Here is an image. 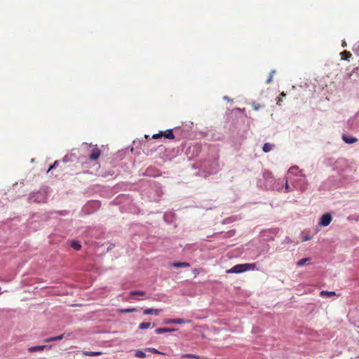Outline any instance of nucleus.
<instances>
[{
    "mask_svg": "<svg viewBox=\"0 0 359 359\" xmlns=\"http://www.w3.org/2000/svg\"><path fill=\"white\" fill-rule=\"evenodd\" d=\"M263 184L266 189L269 190H280L283 186V182L277 181L274 179L272 173L268 170L263 172Z\"/></svg>",
    "mask_w": 359,
    "mask_h": 359,
    "instance_id": "nucleus-1",
    "label": "nucleus"
},
{
    "mask_svg": "<svg viewBox=\"0 0 359 359\" xmlns=\"http://www.w3.org/2000/svg\"><path fill=\"white\" fill-rule=\"evenodd\" d=\"M48 187H43L40 189L39 191L32 192L29 194L28 201L29 203H46L47 202V193Z\"/></svg>",
    "mask_w": 359,
    "mask_h": 359,
    "instance_id": "nucleus-2",
    "label": "nucleus"
},
{
    "mask_svg": "<svg viewBox=\"0 0 359 359\" xmlns=\"http://www.w3.org/2000/svg\"><path fill=\"white\" fill-rule=\"evenodd\" d=\"M255 267V263L239 264L231 267L227 272L232 273H240L247 271L254 270Z\"/></svg>",
    "mask_w": 359,
    "mask_h": 359,
    "instance_id": "nucleus-3",
    "label": "nucleus"
},
{
    "mask_svg": "<svg viewBox=\"0 0 359 359\" xmlns=\"http://www.w3.org/2000/svg\"><path fill=\"white\" fill-rule=\"evenodd\" d=\"M332 220V216L331 213L327 212L323 214L318 222V225L321 226H327Z\"/></svg>",
    "mask_w": 359,
    "mask_h": 359,
    "instance_id": "nucleus-4",
    "label": "nucleus"
},
{
    "mask_svg": "<svg viewBox=\"0 0 359 359\" xmlns=\"http://www.w3.org/2000/svg\"><path fill=\"white\" fill-rule=\"evenodd\" d=\"M189 320H184L183 318H170V319H165L163 320V324H183L186 323H190Z\"/></svg>",
    "mask_w": 359,
    "mask_h": 359,
    "instance_id": "nucleus-5",
    "label": "nucleus"
},
{
    "mask_svg": "<svg viewBox=\"0 0 359 359\" xmlns=\"http://www.w3.org/2000/svg\"><path fill=\"white\" fill-rule=\"evenodd\" d=\"M175 137H177L178 140H180L182 138H187V136L189 135V131L184 130V129H182L181 128H175Z\"/></svg>",
    "mask_w": 359,
    "mask_h": 359,
    "instance_id": "nucleus-6",
    "label": "nucleus"
},
{
    "mask_svg": "<svg viewBox=\"0 0 359 359\" xmlns=\"http://www.w3.org/2000/svg\"><path fill=\"white\" fill-rule=\"evenodd\" d=\"M100 156V150L99 148H97V147H95L90 155H89V159L91 160V161H95L97 160Z\"/></svg>",
    "mask_w": 359,
    "mask_h": 359,
    "instance_id": "nucleus-7",
    "label": "nucleus"
},
{
    "mask_svg": "<svg viewBox=\"0 0 359 359\" xmlns=\"http://www.w3.org/2000/svg\"><path fill=\"white\" fill-rule=\"evenodd\" d=\"M158 170L154 167H149L144 172V175L149 177H156L158 175Z\"/></svg>",
    "mask_w": 359,
    "mask_h": 359,
    "instance_id": "nucleus-8",
    "label": "nucleus"
},
{
    "mask_svg": "<svg viewBox=\"0 0 359 359\" xmlns=\"http://www.w3.org/2000/svg\"><path fill=\"white\" fill-rule=\"evenodd\" d=\"M177 329L171 328V327H159L155 330V332L158 334L166 333V332H172L176 331Z\"/></svg>",
    "mask_w": 359,
    "mask_h": 359,
    "instance_id": "nucleus-9",
    "label": "nucleus"
},
{
    "mask_svg": "<svg viewBox=\"0 0 359 359\" xmlns=\"http://www.w3.org/2000/svg\"><path fill=\"white\" fill-rule=\"evenodd\" d=\"M175 214L172 212H167L163 215L165 222L168 224H171L174 221Z\"/></svg>",
    "mask_w": 359,
    "mask_h": 359,
    "instance_id": "nucleus-10",
    "label": "nucleus"
},
{
    "mask_svg": "<svg viewBox=\"0 0 359 359\" xmlns=\"http://www.w3.org/2000/svg\"><path fill=\"white\" fill-rule=\"evenodd\" d=\"M342 140L346 144H351L357 142V139L351 135H343Z\"/></svg>",
    "mask_w": 359,
    "mask_h": 359,
    "instance_id": "nucleus-11",
    "label": "nucleus"
},
{
    "mask_svg": "<svg viewBox=\"0 0 359 359\" xmlns=\"http://www.w3.org/2000/svg\"><path fill=\"white\" fill-rule=\"evenodd\" d=\"M161 311H162L161 309H145L143 310V313L144 315L158 316Z\"/></svg>",
    "mask_w": 359,
    "mask_h": 359,
    "instance_id": "nucleus-12",
    "label": "nucleus"
},
{
    "mask_svg": "<svg viewBox=\"0 0 359 359\" xmlns=\"http://www.w3.org/2000/svg\"><path fill=\"white\" fill-rule=\"evenodd\" d=\"M77 159L76 156L74 154H67L62 158L63 163L73 162Z\"/></svg>",
    "mask_w": 359,
    "mask_h": 359,
    "instance_id": "nucleus-13",
    "label": "nucleus"
},
{
    "mask_svg": "<svg viewBox=\"0 0 359 359\" xmlns=\"http://www.w3.org/2000/svg\"><path fill=\"white\" fill-rule=\"evenodd\" d=\"M163 136L165 138L172 140L175 138V133H173L172 129H168L163 133Z\"/></svg>",
    "mask_w": 359,
    "mask_h": 359,
    "instance_id": "nucleus-14",
    "label": "nucleus"
},
{
    "mask_svg": "<svg viewBox=\"0 0 359 359\" xmlns=\"http://www.w3.org/2000/svg\"><path fill=\"white\" fill-rule=\"evenodd\" d=\"M46 348H47V346H45V345L32 346L28 348V351L30 353H34V352H36V351H43Z\"/></svg>",
    "mask_w": 359,
    "mask_h": 359,
    "instance_id": "nucleus-15",
    "label": "nucleus"
},
{
    "mask_svg": "<svg viewBox=\"0 0 359 359\" xmlns=\"http://www.w3.org/2000/svg\"><path fill=\"white\" fill-rule=\"evenodd\" d=\"M172 266L175 268L189 267L190 264L188 262H176L172 264Z\"/></svg>",
    "mask_w": 359,
    "mask_h": 359,
    "instance_id": "nucleus-16",
    "label": "nucleus"
},
{
    "mask_svg": "<svg viewBox=\"0 0 359 359\" xmlns=\"http://www.w3.org/2000/svg\"><path fill=\"white\" fill-rule=\"evenodd\" d=\"M274 147V145L271 143H265L262 147V150L264 152L267 153L272 150V149Z\"/></svg>",
    "mask_w": 359,
    "mask_h": 359,
    "instance_id": "nucleus-17",
    "label": "nucleus"
},
{
    "mask_svg": "<svg viewBox=\"0 0 359 359\" xmlns=\"http://www.w3.org/2000/svg\"><path fill=\"white\" fill-rule=\"evenodd\" d=\"M289 172L292 173V174H294L296 175H301V176H304L303 174H302V171L301 170H298V167L297 166H293V167H291L290 169H289Z\"/></svg>",
    "mask_w": 359,
    "mask_h": 359,
    "instance_id": "nucleus-18",
    "label": "nucleus"
},
{
    "mask_svg": "<svg viewBox=\"0 0 359 359\" xmlns=\"http://www.w3.org/2000/svg\"><path fill=\"white\" fill-rule=\"evenodd\" d=\"M63 337H64V334H62L56 336V337L47 338L44 340V341L45 342H51V341H54L61 340L63 339Z\"/></svg>",
    "mask_w": 359,
    "mask_h": 359,
    "instance_id": "nucleus-19",
    "label": "nucleus"
},
{
    "mask_svg": "<svg viewBox=\"0 0 359 359\" xmlns=\"http://www.w3.org/2000/svg\"><path fill=\"white\" fill-rule=\"evenodd\" d=\"M71 247L74 250H79L81 248V245L78 241L73 240L71 241Z\"/></svg>",
    "mask_w": 359,
    "mask_h": 359,
    "instance_id": "nucleus-20",
    "label": "nucleus"
},
{
    "mask_svg": "<svg viewBox=\"0 0 359 359\" xmlns=\"http://www.w3.org/2000/svg\"><path fill=\"white\" fill-rule=\"evenodd\" d=\"M311 258L310 257H306V258H303L300 260H299L297 262V266H304V264H306L307 262H310L311 261Z\"/></svg>",
    "mask_w": 359,
    "mask_h": 359,
    "instance_id": "nucleus-21",
    "label": "nucleus"
},
{
    "mask_svg": "<svg viewBox=\"0 0 359 359\" xmlns=\"http://www.w3.org/2000/svg\"><path fill=\"white\" fill-rule=\"evenodd\" d=\"M138 309L136 308H130V309H121L118 310L119 313H133L137 311Z\"/></svg>",
    "mask_w": 359,
    "mask_h": 359,
    "instance_id": "nucleus-22",
    "label": "nucleus"
},
{
    "mask_svg": "<svg viewBox=\"0 0 359 359\" xmlns=\"http://www.w3.org/2000/svg\"><path fill=\"white\" fill-rule=\"evenodd\" d=\"M83 354L86 356H97L102 354L99 351H83Z\"/></svg>",
    "mask_w": 359,
    "mask_h": 359,
    "instance_id": "nucleus-23",
    "label": "nucleus"
},
{
    "mask_svg": "<svg viewBox=\"0 0 359 359\" xmlns=\"http://www.w3.org/2000/svg\"><path fill=\"white\" fill-rule=\"evenodd\" d=\"M335 294V292H329L325 290H323L320 292V296L322 297L326 296L327 297H331L332 296H334Z\"/></svg>",
    "mask_w": 359,
    "mask_h": 359,
    "instance_id": "nucleus-24",
    "label": "nucleus"
},
{
    "mask_svg": "<svg viewBox=\"0 0 359 359\" xmlns=\"http://www.w3.org/2000/svg\"><path fill=\"white\" fill-rule=\"evenodd\" d=\"M145 294H146L145 292L142 291V290H133V291L130 292V295L131 297H133L135 295L144 296Z\"/></svg>",
    "mask_w": 359,
    "mask_h": 359,
    "instance_id": "nucleus-25",
    "label": "nucleus"
},
{
    "mask_svg": "<svg viewBox=\"0 0 359 359\" xmlns=\"http://www.w3.org/2000/svg\"><path fill=\"white\" fill-rule=\"evenodd\" d=\"M341 55L342 60H346L351 56V54L350 52L344 50L341 53Z\"/></svg>",
    "mask_w": 359,
    "mask_h": 359,
    "instance_id": "nucleus-26",
    "label": "nucleus"
},
{
    "mask_svg": "<svg viewBox=\"0 0 359 359\" xmlns=\"http://www.w3.org/2000/svg\"><path fill=\"white\" fill-rule=\"evenodd\" d=\"M150 326H151V323H149V322H143V323H141L139 325V329H140V330H145V329L149 328Z\"/></svg>",
    "mask_w": 359,
    "mask_h": 359,
    "instance_id": "nucleus-27",
    "label": "nucleus"
},
{
    "mask_svg": "<svg viewBox=\"0 0 359 359\" xmlns=\"http://www.w3.org/2000/svg\"><path fill=\"white\" fill-rule=\"evenodd\" d=\"M135 356L137 358H145L146 354L144 351L141 350H137L135 353Z\"/></svg>",
    "mask_w": 359,
    "mask_h": 359,
    "instance_id": "nucleus-28",
    "label": "nucleus"
},
{
    "mask_svg": "<svg viewBox=\"0 0 359 359\" xmlns=\"http://www.w3.org/2000/svg\"><path fill=\"white\" fill-rule=\"evenodd\" d=\"M182 357L183 358H195V359H199V358H200L198 355H196L194 354H191V353L184 354V355H182Z\"/></svg>",
    "mask_w": 359,
    "mask_h": 359,
    "instance_id": "nucleus-29",
    "label": "nucleus"
},
{
    "mask_svg": "<svg viewBox=\"0 0 359 359\" xmlns=\"http://www.w3.org/2000/svg\"><path fill=\"white\" fill-rule=\"evenodd\" d=\"M275 73H276V70L275 69L271 70V72L269 73V76L268 79L266 81V83L267 84L270 83L272 81L273 76V74Z\"/></svg>",
    "mask_w": 359,
    "mask_h": 359,
    "instance_id": "nucleus-30",
    "label": "nucleus"
},
{
    "mask_svg": "<svg viewBox=\"0 0 359 359\" xmlns=\"http://www.w3.org/2000/svg\"><path fill=\"white\" fill-rule=\"evenodd\" d=\"M146 351H148L154 354H163L162 352L154 348H148L146 349Z\"/></svg>",
    "mask_w": 359,
    "mask_h": 359,
    "instance_id": "nucleus-31",
    "label": "nucleus"
},
{
    "mask_svg": "<svg viewBox=\"0 0 359 359\" xmlns=\"http://www.w3.org/2000/svg\"><path fill=\"white\" fill-rule=\"evenodd\" d=\"M252 106L253 109L256 111L259 110L261 107V105L259 104H257L255 102L252 103Z\"/></svg>",
    "mask_w": 359,
    "mask_h": 359,
    "instance_id": "nucleus-32",
    "label": "nucleus"
},
{
    "mask_svg": "<svg viewBox=\"0 0 359 359\" xmlns=\"http://www.w3.org/2000/svg\"><path fill=\"white\" fill-rule=\"evenodd\" d=\"M353 50L359 56V42L355 44Z\"/></svg>",
    "mask_w": 359,
    "mask_h": 359,
    "instance_id": "nucleus-33",
    "label": "nucleus"
},
{
    "mask_svg": "<svg viewBox=\"0 0 359 359\" xmlns=\"http://www.w3.org/2000/svg\"><path fill=\"white\" fill-rule=\"evenodd\" d=\"M58 163H59V161H55L53 163V165H51L49 167L48 172V171H50V170H52V169H53V168H56V166H57V165H58Z\"/></svg>",
    "mask_w": 359,
    "mask_h": 359,
    "instance_id": "nucleus-34",
    "label": "nucleus"
},
{
    "mask_svg": "<svg viewBox=\"0 0 359 359\" xmlns=\"http://www.w3.org/2000/svg\"><path fill=\"white\" fill-rule=\"evenodd\" d=\"M162 136H163V132H160L158 133L153 135L152 137L154 139H157V138L161 137Z\"/></svg>",
    "mask_w": 359,
    "mask_h": 359,
    "instance_id": "nucleus-35",
    "label": "nucleus"
},
{
    "mask_svg": "<svg viewBox=\"0 0 359 359\" xmlns=\"http://www.w3.org/2000/svg\"><path fill=\"white\" fill-rule=\"evenodd\" d=\"M192 149H193V151L196 152V155H198V151H199V147L198 146H194Z\"/></svg>",
    "mask_w": 359,
    "mask_h": 359,
    "instance_id": "nucleus-36",
    "label": "nucleus"
},
{
    "mask_svg": "<svg viewBox=\"0 0 359 359\" xmlns=\"http://www.w3.org/2000/svg\"><path fill=\"white\" fill-rule=\"evenodd\" d=\"M285 190L287 192H289L290 191V188L287 183V181H286V182H285Z\"/></svg>",
    "mask_w": 359,
    "mask_h": 359,
    "instance_id": "nucleus-37",
    "label": "nucleus"
},
{
    "mask_svg": "<svg viewBox=\"0 0 359 359\" xmlns=\"http://www.w3.org/2000/svg\"><path fill=\"white\" fill-rule=\"evenodd\" d=\"M115 245L113 244V243H111L109 247L107 248V251H109L111 250V249H113L114 248Z\"/></svg>",
    "mask_w": 359,
    "mask_h": 359,
    "instance_id": "nucleus-38",
    "label": "nucleus"
},
{
    "mask_svg": "<svg viewBox=\"0 0 359 359\" xmlns=\"http://www.w3.org/2000/svg\"><path fill=\"white\" fill-rule=\"evenodd\" d=\"M311 236H305L304 237V238H303V241H309V240H311Z\"/></svg>",
    "mask_w": 359,
    "mask_h": 359,
    "instance_id": "nucleus-39",
    "label": "nucleus"
},
{
    "mask_svg": "<svg viewBox=\"0 0 359 359\" xmlns=\"http://www.w3.org/2000/svg\"><path fill=\"white\" fill-rule=\"evenodd\" d=\"M291 242V240L289 237H285L283 243H290Z\"/></svg>",
    "mask_w": 359,
    "mask_h": 359,
    "instance_id": "nucleus-40",
    "label": "nucleus"
},
{
    "mask_svg": "<svg viewBox=\"0 0 359 359\" xmlns=\"http://www.w3.org/2000/svg\"><path fill=\"white\" fill-rule=\"evenodd\" d=\"M224 99L226 100H229V101L230 100L229 97H227V96H224Z\"/></svg>",
    "mask_w": 359,
    "mask_h": 359,
    "instance_id": "nucleus-41",
    "label": "nucleus"
},
{
    "mask_svg": "<svg viewBox=\"0 0 359 359\" xmlns=\"http://www.w3.org/2000/svg\"><path fill=\"white\" fill-rule=\"evenodd\" d=\"M306 186H304V187H301V190L304 191L306 189Z\"/></svg>",
    "mask_w": 359,
    "mask_h": 359,
    "instance_id": "nucleus-42",
    "label": "nucleus"
},
{
    "mask_svg": "<svg viewBox=\"0 0 359 359\" xmlns=\"http://www.w3.org/2000/svg\"><path fill=\"white\" fill-rule=\"evenodd\" d=\"M65 213H66V212H65V211H62V212H60V215H65Z\"/></svg>",
    "mask_w": 359,
    "mask_h": 359,
    "instance_id": "nucleus-43",
    "label": "nucleus"
},
{
    "mask_svg": "<svg viewBox=\"0 0 359 359\" xmlns=\"http://www.w3.org/2000/svg\"><path fill=\"white\" fill-rule=\"evenodd\" d=\"M346 46V42H345V41H344V42H343V43H342V46H343V47H345Z\"/></svg>",
    "mask_w": 359,
    "mask_h": 359,
    "instance_id": "nucleus-44",
    "label": "nucleus"
},
{
    "mask_svg": "<svg viewBox=\"0 0 359 359\" xmlns=\"http://www.w3.org/2000/svg\"><path fill=\"white\" fill-rule=\"evenodd\" d=\"M191 149V147H189L188 151L190 152Z\"/></svg>",
    "mask_w": 359,
    "mask_h": 359,
    "instance_id": "nucleus-45",
    "label": "nucleus"
},
{
    "mask_svg": "<svg viewBox=\"0 0 359 359\" xmlns=\"http://www.w3.org/2000/svg\"><path fill=\"white\" fill-rule=\"evenodd\" d=\"M1 294V288L0 287V294Z\"/></svg>",
    "mask_w": 359,
    "mask_h": 359,
    "instance_id": "nucleus-46",
    "label": "nucleus"
}]
</instances>
